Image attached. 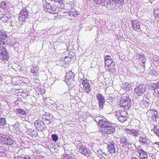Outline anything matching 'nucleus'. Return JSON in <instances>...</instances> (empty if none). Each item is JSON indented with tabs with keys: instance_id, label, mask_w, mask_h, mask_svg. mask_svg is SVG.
Masks as SVG:
<instances>
[{
	"instance_id": "obj_1",
	"label": "nucleus",
	"mask_w": 159,
	"mask_h": 159,
	"mask_svg": "<svg viewBox=\"0 0 159 159\" xmlns=\"http://www.w3.org/2000/svg\"><path fill=\"white\" fill-rule=\"evenodd\" d=\"M95 118L94 120L96 122H98L99 125L101 127L99 129L103 136H107L109 134H112L115 132V128L113 124L100 116L97 117Z\"/></svg>"
},
{
	"instance_id": "obj_2",
	"label": "nucleus",
	"mask_w": 159,
	"mask_h": 159,
	"mask_svg": "<svg viewBox=\"0 0 159 159\" xmlns=\"http://www.w3.org/2000/svg\"><path fill=\"white\" fill-rule=\"evenodd\" d=\"M63 0H54L47 2L46 0H43L42 4L43 8L46 10L47 12L53 14H55L58 12L59 7L63 8L64 6Z\"/></svg>"
},
{
	"instance_id": "obj_3",
	"label": "nucleus",
	"mask_w": 159,
	"mask_h": 159,
	"mask_svg": "<svg viewBox=\"0 0 159 159\" xmlns=\"http://www.w3.org/2000/svg\"><path fill=\"white\" fill-rule=\"evenodd\" d=\"M119 105L123 108L125 110L128 109L131 106V100L128 96H123L121 98Z\"/></svg>"
},
{
	"instance_id": "obj_4",
	"label": "nucleus",
	"mask_w": 159,
	"mask_h": 159,
	"mask_svg": "<svg viewBox=\"0 0 159 159\" xmlns=\"http://www.w3.org/2000/svg\"><path fill=\"white\" fill-rule=\"evenodd\" d=\"M75 75V74L71 71H69L66 73L65 81L67 84L73 86L74 84L75 83L74 78Z\"/></svg>"
},
{
	"instance_id": "obj_5",
	"label": "nucleus",
	"mask_w": 159,
	"mask_h": 159,
	"mask_svg": "<svg viewBox=\"0 0 159 159\" xmlns=\"http://www.w3.org/2000/svg\"><path fill=\"white\" fill-rule=\"evenodd\" d=\"M0 142L8 145H11L14 143V141L11 137L0 133Z\"/></svg>"
},
{
	"instance_id": "obj_6",
	"label": "nucleus",
	"mask_w": 159,
	"mask_h": 159,
	"mask_svg": "<svg viewBox=\"0 0 159 159\" xmlns=\"http://www.w3.org/2000/svg\"><path fill=\"white\" fill-rule=\"evenodd\" d=\"M146 85L145 84H140L134 89V93L138 96L142 97L146 91Z\"/></svg>"
},
{
	"instance_id": "obj_7",
	"label": "nucleus",
	"mask_w": 159,
	"mask_h": 159,
	"mask_svg": "<svg viewBox=\"0 0 159 159\" xmlns=\"http://www.w3.org/2000/svg\"><path fill=\"white\" fill-rule=\"evenodd\" d=\"M81 81L82 84L80 85L79 87L84 92L89 93L91 89L88 80H83Z\"/></svg>"
},
{
	"instance_id": "obj_8",
	"label": "nucleus",
	"mask_w": 159,
	"mask_h": 159,
	"mask_svg": "<svg viewBox=\"0 0 159 159\" xmlns=\"http://www.w3.org/2000/svg\"><path fill=\"white\" fill-rule=\"evenodd\" d=\"M116 142L113 141L107 145V148L109 152L111 154H114L118 151V147Z\"/></svg>"
},
{
	"instance_id": "obj_9",
	"label": "nucleus",
	"mask_w": 159,
	"mask_h": 159,
	"mask_svg": "<svg viewBox=\"0 0 159 159\" xmlns=\"http://www.w3.org/2000/svg\"><path fill=\"white\" fill-rule=\"evenodd\" d=\"M28 11L27 8L25 7L21 11L20 13L19 16V20L22 22L25 21L26 19L28 17Z\"/></svg>"
},
{
	"instance_id": "obj_10",
	"label": "nucleus",
	"mask_w": 159,
	"mask_h": 159,
	"mask_svg": "<svg viewBox=\"0 0 159 159\" xmlns=\"http://www.w3.org/2000/svg\"><path fill=\"white\" fill-rule=\"evenodd\" d=\"M116 113L117 118L120 121L123 122L127 120L126 118L127 113L125 111H118Z\"/></svg>"
},
{
	"instance_id": "obj_11",
	"label": "nucleus",
	"mask_w": 159,
	"mask_h": 159,
	"mask_svg": "<svg viewBox=\"0 0 159 159\" xmlns=\"http://www.w3.org/2000/svg\"><path fill=\"white\" fill-rule=\"evenodd\" d=\"M101 3H104V5H106L107 7L110 9H112L115 8L116 6V2L115 0H106V2L104 1H100Z\"/></svg>"
},
{
	"instance_id": "obj_12",
	"label": "nucleus",
	"mask_w": 159,
	"mask_h": 159,
	"mask_svg": "<svg viewBox=\"0 0 159 159\" xmlns=\"http://www.w3.org/2000/svg\"><path fill=\"white\" fill-rule=\"evenodd\" d=\"M9 58V55L6 49L3 48L0 49V59L1 60H7Z\"/></svg>"
},
{
	"instance_id": "obj_13",
	"label": "nucleus",
	"mask_w": 159,
	"mask_h": 159,
	"mask_svg": "<svg viewBox=\"0 0 159 159\" xmlns=\"http://www.w3.org/2000/svg\"><path fill=\"white\" fill-rule=\"evenodd\" d=\"M36 129L40 131L45 130V125L44 123L41 121L38 120L35 121L34 123Z\"/></svg>"
},
{
	"instance_id": "obj_14",
	"label": "nucleus",
	"mask_w": 159,
	"mask_h": 159,
	"mask_svg": "<svg viewBox=\"0 0 159 159\" xmlns=\"http://www.w3.org/2000/svg\"><path fill=\"white\" fill-rule=\"evenodd\" d=\"M148 120H151L153 121L157 120V112L155 110L148 111L147 112Z\"/></svg>"
},
{
	"instance_id": "obj_15",
	"label": "nucleus",
	"mask_w": 159,
	"mask_h": 159,
	"mask_svg": "<svg viewBox=\"0 0 159 159\" xmlns=\"http://www.w3.org/2000/svg\"><path fill=\"white\" fill-rule=\"evenodd\" d=\"M98 102L99 107L102 109L103 108L104 104L105 102L104 97L101 94H98L96 96Z\"/></svg>"
},
{
	"instance_id": "obj_16",
	"label": "nucleus",
	"mask_w": 159,
	"mask_h": 159,
	"mask_svg": "<svg viewBox=\"0 0 159 159\" xmlns=\"http://www.w3.org/2000/svg\"><path fill=\"white\" fill-rule=\"evenodd\" d=\"M126 130L127 131V134L132 135L135 138L138 137L139 135H141L139 130L127 129Z\"/></svg>"
},
{
	"instance_id": "obj_17",
	"label": "nucleus",
	"mask_w": 159,
	"mask_h": 159,
	"mask_svg": "<svg viewBox=\"0 0 159 159\" xmlns=\"http://www.w3.org/2000/svg\"><path fill=\"white\" fill-rule=\"evenodd\" d=\"M79 152L82 154L86 157H89L91 154L90 150L88 148L84 146L79 149Z\"/></svg>"
},
{
	"instance_id": "obj_18",
	"label": "nucleus",
	"mask_w": 159,
	"mask_h": 159,
	"mask_svg": "<svg viewBox=\"0 0 159 159\" xmlns=\"http://www.w3.org/2000/svg\"><path fill=\"white\" fill-rule=\"evenodd\" d=\"M137 150L141 159H148V154L146 152L142 149H141L139 147H138Z\"/></svg>"
},
{
	"instance_id": "obj_19",
	"label": "nucleus",
	"mask_w": 159,
	"mask_h": 159,
	"mask_svg": "<svg viewBox=\"0 0 159 159\" xmlns=\"http://www.w3.org/2000/svg\"><path fill=\"white\" fill-rule=\"evenodd\" d=\"M139 142L141 145H147L149 143V140L146 136H140L139 139Z\"/></svg>"
},
{
	"instance_id": "obj_20",
	"label": "nucleus",
	"mask_w": 159,
	"mask_h": 159,
	"mask_svg": "<svg viewBox=\"0 0 159 159\" xmlns=\"http://www.w3.org/2000/svg\"><path fill=\"white\" fill-rule=\"evenodd\" d=\"M131 25L132 28L135 31L139 32L140 31V23L139 22L133 20L131 22Z\"/></svg>"
},
{
	"instance_id": "obj_21",
	"label": "nucleus",
	"mask_w": 159,
	"mask_h": 159,
	"mask_svg": "<svg viewBox=\"0 0 159 159\" xmlns=\"http://www.w3.org/2000/svg\"><path fill=\"white\" fill-rule=\"evenodd\" d=\"M105 64L106 70H108L110 67H114L115 65V63L113 61L112 59L105 60Z\"/></svg>"
},
{
	"instance_id": "obj_22",
	"label": "nucleus",
	"mask_w": 159,
	"mask_h": 159,
	"mask_svg": "<svg viewBox=\"0 0 159 159\" xmlns=\"http://www.w3.org/2000/svg\"><path fill=\"white\" fill-rule=\"evenodd\" d=\"M0 18L1 20L3 22L6 23L10 19V16L8 14H0Z\"/></svg>"
},
{
	"instance_id": "obj_23",
	"label": "nucleus",
	"mask_w": 159,
	"mask_h": 159,
	"mask_svg": "<svg viewBox=\"0 0 159 159\" xmlns=\"http://www.w3.org/2000/svg\"><path fill=\"white\" fill-rule=\"evenodd\" d=\"M121 144H123L125 146L131 145L132 143V142L128 140L125 137H123L120 139Z\"/></svg>"
},
{
	"instance_id": "obj_24",
	"label": "nucleus",
	"mask_w": 159,
	"mask_h": 159,
	"mask_svg": "<svg viewBox=\"0 0 159 159\" xmlns=\"http://www.w3.org/2000/svg\"><path fill=\"white\" fill-rule=\"evenodd\" d=\"M150 103L148 99L145 98L143 100L140 102V105L143 108H146L148 107Z\"/></svg>"
},
{
	"instance_id": "obj_25",
	"label": "nucleus",
	"mask_w": 159,
	"mask_h": 159,
	"mask_svg": "<svg viewBox=\"0 0 159 159\" xmlns=\"http://www.w3.org/2000/svg\"><path fill=\"white\" fill-rule=\"evenodd\" d=\"M121 87L122 89L126 91L129 90L131 88L130 84L125 82L122 83L121 85Z\"/></svg>"
},
{
	"instance_id": "obj_26",
	"label": "nucleus",
	"mask_w": 159,
	"mask_h": 159,
	"mask_svg": "<svg viewBox=\"0 0 159 159\" xmlns=\"http://www.w3.org/2000/svg\"><path fill=\"white\" fill-rule=\"evenodd\" d=\"M16 113L19 116H21L25 115L26 112L22 109H17L16 110Z\"/></svg>"
},
{
	"instance_id": "obj_27",
	"label": "nucleus",
	"mask_w": 159,
	"mask_h": 159,
	"mask_svg": "<svg viewBox=\"0 0 159 159\" xmlns=\"http://www.w3.org/2000/svg\"><path fill=\"white\" fill-rule=\"evenodd\" d=\"M149 86L151 87L154 90L155 89H159V82L156 83H151L149 84Z\"/></svg>"
},
{
	"instance_id": "obj_28",
	"label": "nucleus",
	"mask_w": 159,
	"mask_h": 159,
	"mask_svg": "<svg viewBox=\"0 0 159 159\" xmlns=\"http://www.w3.org/2000/svg\"><path fill=\"white\" fill-rule=\"evenodd\" d=\"M7 37L6 32L4 30H2L0 31V39L1 40H4Z\"/></svg>"
},
{
	"instance_id": "obj_29",
	"label": "nucleus",
	"mask_w": 159,
	"mask_h": 159,
	"mask_svg": "<svg viewBox=\"0 0 159 159\" xmlns=\"http://www.w3.org/2000/svg\"><path fill=\"white\" fill-rule=\"evenodd\" d=\"M112 105L109 102H106L104 104L103 108L106 110H110L112 108Z\"/></svg>"
},
{
	"instance_id": "obj_30",
	"label": "nucleus",
	"mask_w": 159,
	"mask_h": 159,
	"mask_svg": "<svg viewBox=\"0 0 159 159\" xmlns=\"http://www.w3.org/2000/svg\"><path fill=\"white\" fill-rule=\"evenodd\" d=\"M95 147H93V151L96 153L98 156L99 158L101 157V156L103 153V152L100 149H95Z\"/></svg>"
},
{
	"instance_id": "obj_31",
	"label": "nucleus",
	"mask_w": 159,
	"mask_h": 159,
	"mask_svg": "<svg viewBox=\"0 0 159 159\" xmlns=\"http://www.w3.org/2000/svg\"><path fill=\"white\" fill-rule=\"evenodd\" d=\"M139 55L138 57V59L140 61H142V63L143 64V65L144 64L145 62V58L144 57V55L142 53H140V55L138 54Z\"/></svg>"
},
{
	"instance_id": "obj_32",
	"label": "nucleus",
	"mask_w": 159,
	"mask_h": 159,
	"mask_svg": "<svg viewBox=\"0 0 159 159\" xmlns=\"http://www.w3.org/2000/svg\"><path fill=\"white\" fill-rule=\"evenodd\" d=\"M43 118H45L46 120L50 121V119H52L53 117V116L52 115H50L48 113L47 115H43Z\"/></svg>"
},
{
	"instance_id": "obj_33",
	"label": "nucleus",
	"mask_w": 159,
	"mask_h": 159,
	"mask_svg": "<svg viewBox=\"0 0 159 159\" xmlns=\"http://www.w3.org/2000/svg\"><path fill=\"white\" fill-rule=\"evenodd\" d=\"M15 159H30V157L28 156L23 155L21 156L15 157Z\"/></svg>"
},
{
	"instance_id": "obj_34",
	"label": "nucleus",
	"mask_w": 159,
	"mask_h": 159,
	"mask_svg": "<svg viewBox=\"0 0 159 159\" xmlns=\"http://www.w3.org/2000/svg\"><path fill=\"white\" fill-rule=\"evenodd\" d=\"M153 96L155 98H159V89H155L153 90Z\"/></svg>"
},
{
	"instance_id": "obj_35",
	"label": "nucleus",
	"mask_w": 159,
	"mask_h": 159,
	"mask_svg": "<svg viewBox=\"0 0 159 159\" xmlns=\"http://www.w3.org/2000/svg\"><path fill=\"white\" fill-rule=\"evenodd\" d=\"M6 120L4 118L0 117V126H4L6 125Z\"/></svg>"
},
{
	"instance_id": "obj_36",
	"label": "nucleus",
	"mask_w": 159,
	"mask_h": 159,
	"mask_svg": "<svg viewBox=\"0 0 159 159\" xmlns=\"http://www.w3.org/2000/svg\"><path fill=\"white\" fill-rule=\"evenodd\" d=\"M75 144L76 145L77 147L78 148L79 150L80 148H81L82 147H83V146H84L83 145L82 143L80 142L79 140L76 141Z\"/></svg>"
},
{
	"instance_id": "obj_37",
	"label": "nucleus",
	"mask_w": 159,
	"mask_h": 159,
	"mask_svg": "<svg viewBox=\"0 0 159 159\" xmlns=\"http://www.w3.org/2000/svg\"><path fill=\"white\" fill-rule=\"evenodd\" d=\"M49 52L52 55H53L56 52V50L55 48H49Z\"/></svg>"
},
{
	"instance_id": "obj_38",
	"label": "nucleus",
	"mask_w": 159,
	"mask_h": 159,
	"mask_svg": "<svg viewBox=\"0 0 159 159\" xmlns=\"http://www.w3.org/2000/svg\"><path fill=\"white\" fill-rule=\"evenodd\" d=\"M51 137L53 141L56 142L58 140V137L57 134H52L51 135Z\"/></svg>"
},
{
	"instance_id": "obj_39",
	"label": "nucleus",
	"mask_w": 159,
	"mask_h": 159,
	"mask_svg": "<svg viewBox=\"0 0 159 159\" xmlns=\"http://www.w3.org/2000/svg\"><path fill=\"white\" fill-rule=\"evenodd\" d=\"M153 131L155 134L159 137V130L155 126L153 128Z\"/></svg>"
},
{
	"instance_id": "obj_40",
	"label": "nucleus",
	"mask_w": 159,
	"mask_h": 159,
	"mask_svg": "<svg viewBox=\"0 0 159 159\" xmlns=\"http://www.w3.org/2000/svg\"><path fill=\"white\" fill-rule=\"evenodd\" d=\"M29 134L33 138V137H36L37 136V133L36 131H33L30 132Z\"/></svg>"
},
{
	"instance_id": "obj_41",
	"label": "nucleus",
	"mask_w": 159,
	"mask_h": 159,
	"mask_svg": "<svg viewBox=\"0 0 159 159\" xmlns=\"http://www.w3.org/2000/svg\"><path fill=\"white\" fill-rule=\"evenodd\" d=\"M116 69L114 67H110L108 70H107V71H110L111 73H114L116 71Z\"/></svg>"
},
{
	"instance_id": "obj_42",
	"label": "nucleus",
	"mask_w": 159,
	"mask_h": 159,
	"mask_svg": "<svg viewBox=\"0 0 159 159\" xmlns=\"http://www.w3.org/2000/svg\"><path fill=\"white\" fill-rule=\"evenodd\" d=\"M154 14L155 15H157V16H159V8H157L154 11Z\"/></svg>"
},
{
	"instance_id": "obj_43",
	"label": "nucleus",
	"mask_w": 159,
	"mask_h": 159,
	"mask_svg": "<svg viewBox=\"0 0 159 159\" xmlns=\"http://www.w3.org/2000/svg\"><path fill=\"white\" fill-rule=\"evenodd\" d=\"M100 158V159H105L106 158H108V157L106 154L103 152Z\"/></svg>"
},
{
	"instance_id": "obj_44",
	"label": "nucleus",
	"mask_w": 159,
	"mask_h": 159,
	"mask_svg": "<svg viewBox=\"0 0 159 159\" xmlns=\"http://www.w3.org/2000/svg\"><path fill=\"white\" fill-rule=\"evenodd\" d=\"M77 12L75 11H71L70 15H72L74 16H77Z\"/></svg>"
},
{
	"instance_id": "obj_45",
	"label": "nucleus",
	"mask_w": 159,
	"mask_h": 159,
	"mask_svg": "<svg viewBox=\"0 0 159 159\" xmlns=\"http://www.w3.org/2000/svg\"><path fill=\"white\" fill-rule=\"evenodd\" d=\"M4 77V75L2 70H0V81L2 80Z\"/></svg>"
},
{
	"instance_id": "obj_46",
	"label": "nucleus",
	"mask_w": 159,
	"mask_h": 159,
	"mask_svg": "<svg viewBox=\"0 0 159 159\" xmlns=\"http://www.w3.org/2000/svg\"><path fill=\"white\" fill-rule=\"evenodd\" d=\"M105 61V60H111L112 59L111 57L109 55H106L105 56L104 58Z\"/></svg>"
},
{
	"instance_id": "obj_47",
	"label": "nucleus",
	"mask_w": 159,
	"mask_h": 159,
	"mask_svg": "<svg viewBox=\"0 0 159 159\" xmlns=\"http://www.w3.org/2000/svg\"><path fill=\"white\" fill-rule=\"evenodd\" d=\"M12 126L15 129L19 127V123L18 122H16L15 124L12 125Z\"/></svg>"
},
{
	"instance_id": "obj_48",
	"label": "nucleus",
	"mask_w": 159,
	"mask_h": 159,
	"mask_svg": "<svg viewBox=\"0 0 159 159\" xmlns=\"http://www.w3.org/2000/svg\"><path fill=\"white\" fill-rule=\"evenodd\" d=\"M5 151L4 149L2 150V151H0V157H1L5 155Z\"/></svg>"
},
{
	"instance_id": "obj_49",
	"label": "nucleus",
	"mask_w": 159,
	"mask_h": 159,
	"mask_svg": "<svg viewBox=\"0 0 159 159\" xmlns=\"http://www.w3.org/2000/svg\"><path fill=\"white\" fill-rule=\"evenodd\" d=\"M7 42L2 41V40H0V45L3 46V45H7Z\"/></svg>"
},
{
	"instance_id": "obj_50",
	"label": "nucleus",
	"mask_w": 159,
	"mask_h": 159,
	"mask_svg": "<svg viewBox=\"0 0 159 159\" xmlns=\"http://www.w3.org/2000/svg\"><path fill=\"white\" fill-rule=\"evenodd\" d=\"M154 144L156 148H159V142H156Z\"/></svg>"
},
{
	"instance_id": "obj_51",
	"label": "nucleus",
	"mask_w": 159,
	"mask_h": 159,
	"mask_svg": "<svg viewBox=\"0 0 159 159\" xmlns=\"http://www.w3.org/2000/svg\"><path fill=\"white\" fill-rule=\"evenodd\" d=\"M95 146V149H100L98 147V145L96 144L95 145V144H94V145H93V147Z\"/></svg>"
},
{
	"instance_id": "obj_52",
	"label": "nucleus",
	"mask_w": 159,
	"mask_h": 159,
	"mask_svg": "<svg viewBox=\"0 0 159 159\" xmlns=\"http://www.w3.org/2000/svg\"><path fill=\"white\" fill-rule=\"evenodd\" d=\"M31 73H32L34 75V76L36 74V72H35V71L32 70V69H31Z\"/></svg>"
},
{
	"instance_id": "obj_53",
	"label": "nucleus",
	"mask_w": 159,
	"mask_h": 159,
	"mask_svg": "<svg viewBox=\"0 0 159 159\" xmlns=\"http://www.w3.org/2000/svg\"><path fill=\"white\" fill-rule=\"evenodd\" d=\"M155 19L158 21H159V16H156Z\"/></svg>"
},
{
	"instance_id": "obj_54",
	"label": "nucleus",
	"mask_w": 159,
	"mask_h": 159,
	"mask_svg": "<svg viewBox=\"0 0 159 159\" xmlns=\"http://www.w3.org/2000/svg\"><path fill=\"white\" fill-rule=\"evenodd\" d=\"M69 156H66L65 157H64V159H68V158Z\"/></svg>"
},
{
	"instance_id": "obj_55",
	"label": "nucleus",
	"mask_w": 159,
	"mask_h": 159,
	"mask_svg": "<svg viewBox=\"0 0 159 159\" xmlns=\"http://www.w3.org/2000/svg\"><path fill=\"white\" fill-rule=\"evenodd\" d=\"M98 0V3H100V1L99 0ZM100 1H103V2H104V1H105V2H106V0H100Z\"/></svg>"
},
{
	"instance_id": "obj_56",
	"label": "nucleus",
	"mask_w": 159,
	"mask_h": 159,
	"mask_svg": "<svg viewBox=\"0 0 159 159\" xmlns=\"http://www.w3.org/2000/svg\"><path fill=\"white\" fill-rule=\"evenodd\" d=\"M52 122H49L48 124V125L49 126H50L51 125V124H52Z\"/></svg>"
},
{
	"instance_id": "obj_57",
	"label": "nucleus",
	"mask_w": 159,
	"mask_h": 159,
	"mask_svg": "<svg viewBox=\"0 0 159 159\" xmlns=\"http://www.w3.org/2000/svg\"><path fill=\"white\" fill-rule=\"evenodd\" d=\"M2 114V112L1 111H0V117L1 116V115Z\"/></svg>"
},
{
	"instance_id": "obj_58",
	"label": "nucleus",
	"mask_w": 159,
	"mask_h": 159,
	"mask_svg": "<svg viewBox=\"0 0 159 159\" xmlns=\"http://www.w3.org/2000/svg\"><path fill=\"white\" fill-rule=\"evenodd\" d=\"M130 159H138L136 157H132V158H131Z\"/></svg>"
},
{
	"instance_id": "obj_59",
	"label": "nucleus",
	"mask_w": 159,
	"mask_h": 159,
	"mask_svg": "<svg viewBox=\"0 0 159 159\" xmlns=\"http://www.w3.org/2000/svg\"><path fill=\"white\" fill-rule=\"evenodd\" d=\"M62 37V38L61 39H63L64 37Z\"/></svg>"
},
{
	"instance_id": "obj_60",
	"label": "nucleus",
	"mask_w": 159,
	"mask_h": 159,
	"mask_svg": "<svg viewBox=\"0 0 159 159\" xmlns=\"http://www.w3.org/2000/svg\"><path fill=\"white\" fill-rule=\"evenodd\" d=\"M15 65H17V66H18L17 64H15Z\"/></svg>"
},
{
	"instance_id": "obj_61",
	"label": "nucleus",
	"mask_w": 159,
	"mask_h": 159,
	"mask_svg": "<svg viewBox=\"0 0 159 159\" xmlns=\"http://www.w3.org/2000/svg\"><path fill=\"white\" fill-rule=\"evenodd\" d=\"M12 69H13L14 70H15V69H14V68H12Z\"/></svg>"
},
{
	"instance_id": "obj_62",
	"label": "nucleus",
	"mask_w": 159,
	"mask_h": 159,
	"mask_svg": "<svg viewBox=\"0 0 159 159\" xmlns=\"http://www.w3.org/2000/svg\"><path fill=\"white\" fill-rule=\"evenodd\" d=\"M68 159H70V158H69L68 157Z\"/></svg>"
}]
</instances>
